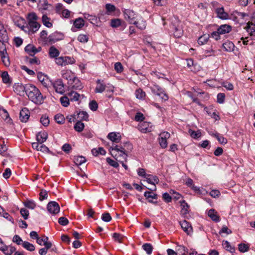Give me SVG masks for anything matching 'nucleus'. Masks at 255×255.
Returning <instances> with one entry per match:
<instances>
[{"label":"nucleus","mask_w":255,"mask_h":255,"mask_svg":"<svg viewBox=\"0 0 255 255\" xmlns=\"http://www.w3.org/2000/svg\"><path fill=\"white\" fill-rule=\"evenodd\" d=\"M180 225L184 232L187 235H190L192 233V227L191 225L186 220H183L180 222Z\"/></svg>","instance_id":"obj_15"},{"label":"nucleus","mask_w":255,"mask_h":255,"mask_svg":"<svg viewBox=\"0 0 255 255\" xmlns=\"http://www.w3.org/2000/svg\"><path fill=\"white\" fill-rule=\"evenodd\" d=\"M114 68L118 73H121L123 71V66L120 62H117L115 64Z\"/></svg>","instance_id":"obj_63"},{"label":"nucleus","mask_w":255,"mask_h":255,"mask_svg":"<svg viewBox=\"0 0 255 255\" xmlns=\"http://www.w3.org/2000/svg\"><path fill=\"white\" fill-rule=\"evenodd\" d=\"M172 28L173 29V34L175 37H181L183 34V30L179 24H172Z\"/></svg>","instance_id":"obj_17"},{"label":"nucleus","mask_w":255,"mask_h":255,"mask_svg":"<svg viewBox=\"0 0 255 255\" xmlns=\"http://www.w3.org/2000/svg\"><path fill=\"white\" fill-rule=\"evenodd\" d=\"M30 112L27 108H23L19 113V119L22 122H26L29 118Z\"/></svg>","instance_id":"obj_16"},{"label":"nucleus","mask_w":255,"mask_h":255,"mask_svg":"<svg viewBox=\"0 0 255 255\" xmlns=\"http://www.w3.org/2000/svg\"><path fill=\"white\" fill-rule=\"evenodd\" d=\"M132 146L129 142L123 143V145H115L110 148L111 154L119 162L127 161L128 153L131 150Z\"/></svg>","instance_id":"obj_1"},{"label":"nucleus","mask_w":255,"mask_h":255,"mask_svg":"<svg viewBox=\"0 0 255 255\" xmlns=\"http://www.w3.org/2000/svg\"><path fill=\"white\" fill-rule=\"evenodd\" d=\"M189 133L192 138L197 139L201 137V132L200 130L194 131L191 129H190L188 131Z\"/></svg>","instance_id":"obj_44"},{"label":"nucleus","mask_w":255,"mask_h":255,"mask_svg":"<svg viewBox=\"0 0 255 255\" xmlns=\"http://www.w3.org/2000/svg\"><path fill=\"white\" fill-rule=\"evenodd\" d=\"M106 160H107V162L110 165H111L112 166H113L115 168H117L119 166V163L117 161H115L109 157L107 158Z\"/></svg>","instance_id":"obj_60"},{"label":"nucleus","mask_w":255,"mask_h":255,"mask_svg":"<svg viewBox=\"0 0 255 255\" xmlns=\"http://www.w3.org/2000/svg\"><path fill=\"white\" fill-rule=\"evenodd\" d=\"M1 76L3 83L6 84L10 83L9 75L7 72H2Z\"/></svg>","instance_id":"obj_55"},{"label":"nucleus","mask_w":255,"mask_h":255,"mask_svg":"<svg viewBox=\"0 0 255 255\" xmlns=\"http://www.w3.org/2000/svg\"><path fill=\"white\" fill-rule=\"evenodd\" d=\"M0 56L3 64L6 67L9 66L10 65V61L7 53L6 52L3 53V54H1Z\"/></svg>","instance_id":"obj_38"},{"label":"nucleus","mask_w":255,"mask_h":255,"mask_svg":"<svg viewBox=\"0 0 255 255\" xmlns=\"http://www.w3.org/2000/svg\"><path fill=\"white\" fill-rule=\"evenodd\" d=\"M113 238L115 241L119 242V243H121L123 239V236L119 233H115L113 234Z\"/></svg>","instance_id":"obj_59"},{"label":"nucleus","mask_w":255,"mask_h":255,"mask_svg":"<svg viewBox=\"0 0 255 255\" xmlns=\"http://www.w3.org/2000/svg\"><path fill=\"white\" fill-rule=\"evenodd\" d=\"M50 4L48 3L47 0H38L37 3V8L38 10L42 13L48 9Z\"/></svg>","instance_id":"obj_13"},{"label":"nucleus","mask_w":255,"mask_h":255,"mask_svg":"<svg viewBox=\"0 0 255 255\" xmlns=\"http://www.w3.org/2000/svg\"><path fill=\"white\" fill-rule=\"evenodd\" d=\"M180 202L182 207L181 210V214L183 217H185L189 213L188 209L189 206L184 200L180 201Z\"/></svg>","instance_id":"obj_21"},{"label":"nucleus","mask_w":255,"mask_h":255,"mask_svg":"<svg viewBox=\"0 0 255 255\" xmlns=\"http://www.w3.org/2000/svg\"><path fill=\"white\" fill-rule=\"evenodd\" d=\"M224 49L228 52L234 51L235 48L234 44L231 41H227L223 44Z\"/></svg>","instance_id":"obj_30"},{"label":"nucleus","mask_w":255,"mask_h":255,"mask_svg":"<svg viewBox=\"0 0 255 255\" xmlns=\"http://www.w3.org/2000/svg\"><path fill=\"white\" fill-rule=\"evenodd\" d=\"M54 119L56 122L59 124H62L64 123L65 118L61 114H57L54 117Z\"/></svg>","instance_id":"obj_52"},{"label":"nucleus","mask_w":255,"mask_h":255,"mask_svg":"<svg viewBox=\"0 0 255 255\" xmlns=\"http://www.w3.org/2000/svg\"><path fill=\"white\" fill-rule=\"evenodd\" d=\"M208 215L215 222H218L220 220L219 216L214 209H210L208 211Z\"/></svg>","instance_id":"obj_24"},{"label":"nucleus","mask_w":255,"mask_h":255,"mask_svg":"<svg viewBox=\"0 0 255 255\" xmlns=\"http://www.w3.org/2000/svg\"><path fill=\"white\" fill-rule=\"evenodd\" d=\"M40 123L45 127L48 126L49 124V120L46 115H42L40 118Z\"/></svg>","instance_id":"obj_50"},{"label":"nucleus","mask_w":255,"mask_h":255,"mask_svg":"<svg viewBox=\"0 0 255 255\" xmlns=\"http://www.w3.org/2000/svg\"><path fill=\"white\" fill-rule=\"evenodd\" d=\"M142 248L144 251H145L147 255H150L152 253V250H153V247L152 245L150 244L149 243H145L142 246Z\"/></svg>","instance_id":"obj_39"},{"label":"nucleus","mask_w":255,"mask_h":255,"mask_svg":"<svg viewBox=\"0 0 255 255\" xmlns=\"http://www.w3.org/2000/svg\"><path fill=\"white\" fill-rule=\"evenodd\" d=\"M69 99L66 96L62 97L60 99L61 105L65 107H67L69 105Z\"/></svg>","instance_id":"obj_51"},{"label":"nucleus","mask_w":255,"mask_h":255,"mask_svg":"<svg viewBox=\"0 0 255 255\" xmlns=\"http://www.w3.org/2000/svg\"><path fill=\"white\" fill-rule=\"evenodd\" d=\"M211 4L215 9L216 13L217 14V17L221 19H227L229 18V14L225 11L223 6L218 7L219 4L218 2L213 1Z\"/></svg>","instance_id":"obj_4"},{"label":"nucleus","mask_w":255,"mask_h":255,"mask_svg":"<svg viewBox=\"0 0 255 255\" xmlns=\"http://www.w3.org/2000/svg\"><path fill=\"white\" fill-rule=\"evenodd\" d=\"M135 97L137 99H142L145 96V93L141 89H138L135 91Z\"/></svg>","instance_id":"obj_48"},{"label":"nucleus","mask_w":255,"mask_h":255,"mask_svg":"<svg viewBox=\"0 0 255 255\" xmlns=\"http://www.w3.org/2000/svg\"><path fill=\"white\" fill-rule=\"evenodd\" d=\"M121 24V20L119 18L113 19L111 20V26L112 27H119Z\"/></svg>","instance_id":"obj_56"},{"label":"nucleus","mask_w":255,"mask_h":255,"mask_svg":"<svg viewBox=\"0 0 255 255\" xmlns=\"http://www.w3.org/2000/svg\"><path fill=\"white\" fill-rule=\"evenodd\" d=\"M64 38V35L61 32H55L51 34L48 37V41L51 43H55L56 41L61 40Z\"/></svg>","instance_id":"obj_10"},{"label":"nucleus","mask_w":255,"mask_h":255,"mask_svg":"<svg viewBox=\"0 0 255 255\" xmlns=\"http://www.w3.org/2000/svg\"><path fill=\"white\" fill-rule=\"evenodd\" d=\"M71 101H78L80 98V95L74 91H71L68 94Z\"/></svg>","instance_id":"obj_33"},{"label":"nucleus","mask_w":255,"mask_h":255,"mask_svg":"<svg viewBox=\"0 0 255 255\" xmlns=\"http://www.w3.org/2000/svg\"><path fill=\"white\" fill-rule=\"evenodd\" d=\"M53 87L55 91L60 94H63L64 92V87L61 80L55 81L53 84Z\"/></svg>","instance_id":"obj_14"},{"label":"nucleus","mask_w":255,"mask_h":255,"mask_svg":"<svg viewBox=\"0 0 255 255\" xmlns=\"http://www.w3.org/2000/svg\"><path fill=\"white\" fill-rule=\"evenodd\" d=\"M28 84L25 85L22 84L17 83L15 84L13 86V90L15 93L20 96H23L24 93L27 92V88Z\"/></svg>","instance_id":"obj_9"},{"label":"nucleus","mask_w":255,"mask_h":255,"mask_svg":"<svg viewBox=\"0 0 255 255\" xmlns=\"http://www.w3.org/2000/svg\"><path fill=\"white\" fill-rule=\"evenodd\" d=\"M26 18L28 22L27 28L32 33L37 31L40 27V24L37 21L38 16L34 12L29 13Z\"/></svg>","instance_id":"obj_3"},{"label":"nucleus","mask_w":255,"mask_h":255,"mask_svg":"<svg viewBox=\"0 0 255 255\" xmlns=\"http://www.w3.org/2000/svg\"><path fill=\"white\" fill-rule=\"evenodd\" d=\"M26 95L29 100L36 104H41L43 102V97L40 91L35 86L28 84Z\"/></svg>","instance_id":"obj_2"},{"label":"nucleus","mask_w":255,"mask_h":255,"mask_svg":"<svg viewBox=\"0 0 255 255\" xmlns=\"http://www.w3.org/2000/svg\"><path fill=\"white\" fill-rule=\"evenodd\" d=\"M108 137L112 141L116 143L119 142L121 140V135L119 133L114 132H110L108 135Z\"/></svg>","instance_id":"obj_23"},{"label":"nucleus","mask_w":255,"mask_h":255,"mask_svg":"<svg viewBox=\"0 0 255 255\" xmlns=\"http://www.w3.org/2000/svg\"><path fill=\"white\" fill-rule=\"evenodd\" d=\"M164 91V90L158 85H154L152 88V93L157 96L162 95Z\"/></svg>","instance_id":"obj_37"},{"label":"nucleus","mask_w":255,"mask_h":255,"mask_svg":"<svg viewBox=\"0 0 255 255\" xmlns=\"http://www.w3.org/2000/svg\"><path fill=\"white\" fill-rule=\"evenodd\" d=\"M63 58L64 66H66L68 64H72L75 62V60L73 57L69 56H64L63 57Z\"/></svg>","instance_id":"obj_46"},{"label":"nucleus","mask_w":255,"mask_h":255,"mask_svg":"<svg viewBox=\"0 0 255 255\" xmlns=\"http://www.w3.org/2000/svg\"><path fill=\"white\" fill-rule=\"evenodd\" d=\"M48 53L50 57L52 58H56L60 54V52L54 46H51L49 48Z\"/></svg>","instance_id":"obj_29"},{"label":"nucleus","mask_w":255,"mask_h":255,"mask_svg":"<svg viewBox=\"0 0 255 255\" xmlns=\"http://www.w3.org/2000/svg\"><path fill=\"white\" fill-rule=\"evenodd\" d=\"M77 40L81 43H85L88 41L89 37L86 34H80L77 38Z\"/></svg>","instance_id":"obj_53"},{"label":"nucleus","mask_w":255,"mask_h":255,"mask_svg":"<svg viewBox=\"0 0 255 255\" xmlns=\"http://www.w3.org/2000/svg\"><path fill=\"white\" fill-rule=\"evenodd\" d=\"M73 24L76 28L80 29L84 25V21L82 18H78L74 20Z\"/></svg>","instance_id":"obj_36"},{"label":"nucleus","mask_w":255,"mask_h":255,"mask_svg":"<svg viewBox=\"0 0 255 255\" xmlns=\"http://www.w3.org/2000/svg\"><path fill=\"white\" fill-rule=\"evenodd\" d=\"M40 47L38 49H36L33 45L28 44L25 47V51L30 56H33L36 53L40 51Z\"/></svg>","instance_id":"obj_18"},{"label":"nucleus","mask_w":255,"mask_h":255,"mask_svg":"<svg viewBox=\"0 0 255 255\" xmlns=\"http://www.w3.org/2000/svg\"><path fill=\"white\" fill-rule=\"evenodd\" d=\"M102 219L103 221L109 222L112 220V217L109 213H105L102 215Z\"/></svg>","instance_id":"obj_61"},{"label":"nucleus","mask_w":255,"mask_h":255,"mask_svg":"<svg viewBox=\"0 0 255 255\" xmlns=\"http://www.w3.org/2000/svg\"><path fill=\"white\" fill-rule=\"evenodd\" d=\"M133 24L136 25L137 27L141 30L145 29L146 25V21L143 19L138 20L137 21L135 20L134 22H133Z\"/></svg>","instance_id":"obj_40"},{"label":"nucleus","mask_w":255,"mask_h":255,"mask_svg":"<svg viewBox=\"0 0 255 255\" xmlns=\"http://www.w3.org/2000/svg\"><path fill=\"white\" fill-rule=\"evenodd\" d=\"M223 246H224V248L228 251L230 252L231 253H234L235 251V249L234 248L232 247L231 246L230 243L228 241H224L223 242Z\"/></svg>","instance_id":"obj_54"},{"label":"nucleus","mask_w":255,"mask_h":255,"mask_svg":"<svg viewBox=\"0 0 255 255\" xmlns=\"http://www.w3.org/2000/svg\"><path fill=\"white\" fill-rule=\"evenodd\" d=\"M22 247L30 252L34 251L35 250V247L33 244L26 241L22 243Z\"/></svg>","instance_id":"obj_41"},{"label":"nucleus","mask_w":255,"mask_h":255,"mask_svg":"<svg viewBox=\"0 0 255 255\" xmlns=\"http://www.w3.org/2000/svg\"><path fill=\"white\" fill-rule=\"evenodd\" d=\"M48 211L53 215H56L60 211V207L55 201H51L47 205Z\"/></svg>","instance_id":"obj_7"},{"label":"nucleus","mask_w":255,"mask_h":255,"mask_svg":"<svg viewBox=\"0 0 255 255\" xmlns=\"http://www.w3.org/2000/svg\"><path fill=\"white\" fill-rule=\"evenodd\" d=\"M0 250L5 255H11L15 251V248L12 246H7L4 245L2 240L0 238Z\"/></svg>","instance_id":"obj_8"},{"label":"nucleus","mask_w":255,"mask_h":255,"mask_svg":"<svg viewBox=\"0 0 255 255\" xmlns=\"http://www.w3.org/2000/svg\"><path fill=\"white\" fill-rule=\"evenodd\" d=\"M91 152L93 155L95 156L98 155L99 154L104 155L106 153V150L103 147H99L98 149L93 148Z\"/></svg>","instance_id":"obj_32"},{"label":"nucleus","mask_w":255,"mask_h":255,"mask_svg":"<svg viewBox=\"0 0 255 255\" xmlns=\"http://www.w3.org/2000/svg\"><path fill=\"white\" fill-rule=\"evenodd\" d=\"M138 129L142 132L146 133L150 132L152 130V125L151 123L147 122L140 123L138 126Z\"/></svg>","instance_id":"obj_11"},{"label":"nucleus","mask_w":255,"mask_h":255,"mask_svg":"<svg viewBox=\"0 0 255 255\" xmlns=\"http://www.w3.org/2000/svg\"><path fill=\"white\" fill-rule=\"evenodd\" d=\"M48 137V134L47 132L43 131L39 132L37 133L36 135V139L38 142L40 143H43L46 141Z\"/></svg>","instance_id":"obj_25"},{"label":"nucleus","mask_w":255,"mask_h":255,"mask_svg":"<svg viewBox=\"0 0 255 255\" xmlns=\"http://www.w3.org/2000/svg\"><path fill=\"white\" fill-rule=\"evenodd\" d=\"M74 128L76 131L81 132L84 128V124L82 122L78 121L75 125Z\"/></svg>","instance_id":"obj_47"},{"label":"nucleus","mask_w":255,"mask_h":255,"mask_svg":"<svg viewBox=\"0 0 255 255\" xmlns=\"http://www.w3.org/2000/svg\"><path fill=\"white\" fill-rule=\"evenodd\" d=\"M170 136V134L167 131H163L160 133L158 138L159 142L161 147L165 148L167 146V139Z\"/></svg>","instance_id":"obj_6"},{"label":"nucleus","mask_w":255,"mask_h":255,"mask_svg":"<svg viewBox=\"0 0 255 255\" xmlns=\"http://www.w3.org/2000/svg\"><path fill=\"white\" fill-rule=\"evenodd\" d=\"M176 251L182 255H186L188 254V249L184 246L178 245L176 247Z\"/></svg>","instance_id":"obj_45"},{"label":"nucleus","mask_w":255,"mask_h":255,"mask_svg":"<svg viewBox=\"0 0 255 255\" xmlns=\"http://www.w3.org/2000/svg\"><path fill=\"white\" fill-rule=\"evenodd\" d=\"M7 150V147L3 142L2 144H0V155L2 156H8V154L6 153L5 152Z\"/></svg>","instance_id":"obj_49"},{"label":"nucleus","mask_w":255,"mask_h":255,"mask_svg":"<svg viewBox=\"0 0 255 255\" xmlns=\"http://www.w3.org/2000/svg\"><path fill=\"white\" fill-rule=\"evenodd\" d=\"M74 161L77 165L79 166L85 163L86 161V159L83 156H78L74 157Z\"/></svg>","instance_id":"obj_34"},{"label":"nucleus","mask_w":255,"mask_h":255,"mask_svg":"<svg viewBox=\"0 0 255 255\" xmlns=\"http://www.w3.org/2000/svg\"><path fill=\"white\" fill-rule=\"evenodd\" d=\"M12 241L14 243H15L17 245H22V243L23 242L21 239V238L18 235H14L12 239Z\"/></svg>","instance_id":"obj_64"},{"label":"nucleus","mask_w":255,"mask_h":255,"mask_svg":"<svg viewBox=\"0 0 255 255\" xmlns=\"http://www.w3.org/2000/svg\"><path fill=\"white\" fill-rule=\"evenodd\" d=\"M210 38L209 34H205L201 36L198 40V42L200 45H204L207 43Z\"/></svg>","instance_id":"obj_31"},{"label":"nucleus","mask_w":255,"mask_h":255,"mask_svg":"<svg viewBox=\"0 0 255 255\" xmlns=\"http://www.w3.org/2000/svg\"><path fill=\"white\" fill-rule=\"evenodd\" d=\"M146 181L149 184L154 185L153 188H148L149 190L151 191H155L156 189L155 184H157L159 180L157 176H153L150 174H147L146 177Z\"/></svg>","instance_id":"obj_12"},{"label":"nucleus","mask_w":255,"mask_h":255,"mask_svg":"<svg viewBox=\"0 0 255 255\" xmlns=\"http://www.w3.org/2000/svg\"><path fill=\"white\" fill-rule=\"evenodd\" d=\"M0 115L2 118L5 121L9 119V114L5 109H2L0 110Z\"/></svg>","instance_id":"obj_62"},{"label":"nucleus","mask_w":255,"mask_h":255,"mask_svg":"<svg viewBox=\"0 0 255 255\" xmlns=\"http://www.w3.org/2000/svg\"><path fill=\"white\" fill-rule=\"evenodd\" d=\"M73 80V83L71 84L72 88L75 90H81L83 88V86L81 81L76 77H75Z\"/></svg>","instance_id":"obj_26"},{"label":"nucleus","mask_w":255,"mask_h":255,"mask_svg":"<svg viewBox=\"0 0 255 255\" xmlns=\"http://www.w3.org/2000/svg\"><path fill=\"white\" fill-rule=\"evenodd\" d=\"M42 21L43 24L47 27L50 28L52 26V24L50 21V18H49L46 14L43 15L42 17Z\"/></svg>","instance_id":"obj_35"},{"label":"nucleus","mask_w":255,"mask_h":255,"mask_svg":"<svg viewBox=\"0 0 255 255\" xmlns=\"http://www.w3.org/2000/svg\"><path fill=\"white\" fill-rule=\"evenodd\" d=\"M24 206L31 209H33L36 207V204L34 201L28 200L24 202Z\"/></svg>","instance_id":"obj_58"},{"label":"nucleus","mask_w":255,"mask_h":255,"mask_svg":"<svg viewBox=\"0 0 255 255\" xmlns=\"http://www.w3.org/2000/svg\"><path fill=\"white\" fill-rule=\"evenodd\" d=\"M144 196L150 203H153V199H157V195L150 191H145L144 193Z\"/></svg>","instance_id":"obj_27"},{"label":"nucleus","mask_w":255,"mask_h":255,"mask_svg":"<svg viewBox=\"0 0 255 255\" xmlns=\"http://www.w3.org/2000/svg\"><path fill=\"white\" fill-rule=\"evenodd\" d=\"M97 86L95 89V92L97 93H102L106 89V85L104 84L103 81L98 80L96 82Z\"/></svg>","instance_id":"obj_19"},{"label":"nucleus","mask_w":255,"mask_h":255,"mask_svg":"<svg viewBox=\"0 0 255 255\" xmlns=\"http://www.w3.org/2000/svg\"><path fill=\"white\" fill-rule=\"evenodd\" d=\"M62 77L63 78L66 79L67 80H73L75 77L74 73L69 70H63L62 72Z\"/></svg>","instance_id":"obj_22"},{"label":"nucleus","mask_w":255,"mask_h":255,"mask_svg":"<svg viewBox=\"0 0 255 255\" xmlns=\"http://www.w3.org/2000/svg\"><path fill=\"white\" fill-rule=\"evenodd\" d=\"M214 137H216L219 142L222 144H225L227 143L228 140L222 135H220L217 132H215Z\"/></svg>","instance_id":"obj_43"},{"label":"nucleus","mask_w":255,"mask_h":255,"mask_svg":"<svg viewBox=\"0 0 255 255\" xmlns=\"http://www.w3.org/2000/svg\"><path fill=\"white\" fill-rule=\"evenodd\" d=\"M218 30L220 34H224L230 32L232 30V27L229 25L224 24L220 26Z\"/></svg>","instance_id":"obj_28"},{"label":"nucleus","mask_w":255,"mask_h":255,"mask_svg":"<svg viewBox=\"0 0 255 255\" xmlns=\"http://www.w3.org/2000/svg\"><path fill=\"white\" fill-rule=\"evenodd\" d=\"M84 18L89 20L91 23H94L97 22V18L95 15H90L88 13H85L84 14Z\"/></svg>","instance_id":"obj_42"},{"label":"nucleus","mask_w":255,"mask_h":255,"mask_svg":"<svg viewBox=\"0 0 255 255\" xmlns=\"http://www.w3.org/2000/svg\"><path fill=\"white\" fill-rule=\"evenodd\" d=\"M123 12L126 20L130 24H133L136 17L135 12L133 10L128 9H125Z\"/></svg>","instance_id":"obj_5"},{"label":"nucleus","mask_w":255,"mask_h":255,"mask_svg":"<svg viewBox=\"0 0 255 255\" xmlns=\"http://www.w3.org/2000/svg\"><path fill=\"white\" fill-rule=\"evenodd\" d=\"M37 78L38 80L44 87H47L48 86L49 81L46 76L39 72L37 74Z\"/></svg>","instance_id":"obj_20"},{"label":"nucleus","mask_w":255,"mask_h":255,"mask_svg":"<svg viewBox=\"0 0 255 255\" xmlns=\"http://www.w3.org/2000/svg\"><path fill=\"white\" fill-rule=\"evenodd\" d=\"M238 246L239 250L242 253L248 252L249 249L248 245L245 244H240Z\"/></svg>","instance_id":"obj_57"}]
</instances>
